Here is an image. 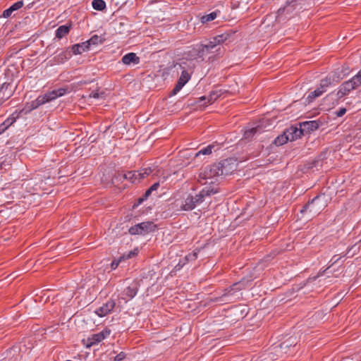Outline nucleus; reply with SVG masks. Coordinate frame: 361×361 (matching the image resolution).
I'll use <instances>...</instances> for the list:
<instances>
[{
    "instance_id": "nucleus-14",
    "label": "nucleus",
    "mask_w": 361,
    "mask_h": 361,
    "mask_svg": "<svg viewBox=\"0 0 361 361\" xmlns=\"http://www.w3.org/2000/svg\"><path fill=\"white\" fill-rule=\"evenodd\" d=\"M300 126L302 128L304 135L311 131H314L319 128V123L316 121H309L300 123Z\"/></svg>"
},
{
    "instance_id": "nucleus-21",
    "label": "nucleus",
    "mask_w": 361,
    "mask_h": 361,
    "mask_svg": "<svg viewBox=\"0 0 361 361\" xmlns=\"http://www.w3.org/2000/svg\"><path fill=\"white\" fill-rule=\"evenodd\" d=\"M137 293V290L133 287H127L123 293L121 298L126 301L132 299Z\"/></svg>"
},
{
    "instance_id": "nucleus-2",
    "label": "nucleus",
    "mask_w": 361,
    "mask_h": 361,
    "mask_svg": "<svg viewBox=\"0 0 361 361\" xmlns=\"http://www.w3.org/2000/svg\"><path fill=\"white\" fill-rule=\"evenodd\" d=\"M67 92L65 88L54 90L42 95H39L36 99L29 104L30 111L35 109L46 103L50 102L58 97L63 96Z\"/></svg>"
},
{
    "instance_id": "nucleus-36",
    "label": "nucleus",
    "mask_w": 361,
    "mask_h": 361,
    "mask_svg": "<svg viewBox=\"0 0 361 361\" xmlns=\"http://www.w3.org/2000/svg\"><path fill=\"white\" fill-rule=\"evenodd\" d=\"M99 334H100L99 336L102 337V338L104 340L110 335L111 331L109 329H104L102 331L99 332Z\"/></svg>"
},
{
    "instance_id": "nucleus-11",
    "label": "nucleus",
    "mask_w": 361,
    "mask_h": 361,
    "mask_svg": "<svg viewBox=\"0 0 361 361\" xmlns=\"http://www.w3.org/2000/svg\"><path fill=\"white\" fill-rule=\"evenodd\" d=\"M13 94V86L9 83H4L0 88V104L8 99Z\"/></svg>"
},
{
    "instance_id": "nucleus-45",
    "label": "nucleus",
    "mask_w": 361,
    "mask_h": 361,
    "mask_svg": "<svg viewBox=\"0 0 361 361\" xmlns=\"http://www.w3.org/2000/svg\"><path fill=\"white\" fill-rule=\"evenodd\" d=\"M283 345H285V343H282V344H281V345H280V348H283Z\"/></svg>"
},
{
    "instance_id": "nucleus-19",
    "label": "nucleus",
    "mask_w": 361,
    "mask_h": 361,
    "mask_svg": "<svg viewBox=\"0 0 361 361\" xmlns=\"http://www.w3.org/2000/svg\"><path fill=\"white\" fill-rule=\"evenodd\" d=\"M24 3L23 1H18L14 3L12 6H11L8 8L6 9L3 12V17L8 18L11 16L12 13L15 11H17L23 7Z\"/></svg>"
},
{
    "instance_id": "nucleus-25",
    "label": "nucleus",
    "mask_w": 361,
    "mask_h": 361,
    "mask_svg": "<svg viewBox=\"0 0 361 361\" xmlns=\"http://www.w3.org/2000/svg\"><path fill=\"white\" fill-rule=\"evenodd\" d=\"M104 39L102 37L97 35H93L90 39L86 41V43L90 48L92 45L100 44L103 42Z\"/></svg>"
},
{
    "instance_id": "nucleus-17",
    "label": "nucleus",
    "mask_w": 361,
    "mask_h": 361,
    "mask_svg": "<svg viewBox=\"0 0 361 361\" xmlns=\"http://www.w3.org/2000/svg\"><path fill=\"white\" fill-rule=\"evenodd\" d=\"M340 80L339 76H336V75H329L325 78L322 79L320 81V85L322 87L327 89L330 85H331L334 82H337Z\"/></svg>"
},
{
    "instance_id": "nucleus-22",
    "label": "nucleus",
    "mask_w": 361,
    "mask_h": 361,
    "mask_svg": "<svg viewBox=\"0 0 361 361\" xmlns=\"http://www.w3.org/2000/svg\"><path fill=\"white\" fill-rule=\"evenodd\" d=\"M262 127L259 125L256 126L255 127L250 128L247 129L245 131L244 137L247 139L252 137L256 134H259L262 132Z\"/></svg>"
},
{
    "instance_id": "nucleus-30",
    "label": "nucleus",
    "mask_w": 361,
    "mask_h": 361,
    "mask_svg": "<svg viewBox=\"0 0 361 361\" xmlns=\"http://www.w3.org/2000/svg\"><path fill=\"white\" fill-rule=\"evenodd\" d=\"M214 145H208L207 147L202 149L201 150H200L198 152H197L195 154V157H199L200 155L202 154V155H208V154H210L212 152V149L214 148Z\"/></svg>"
},
{
    "instance_id": "nucleus-5",
    "label": "nucleus",
    "mask_w": 361,
    "mask_h": 361,
    "mask_svg": "<svg viewBox=\"0 0 361 361\" xmlns=\"http://www.w3.org/2000/svg\"><path fill=\"white\" fill-rule=\"evenodd\" d=\"M228 38V35L222 34L212 38L207 44H200L197 47V57H202L211 51L217 45L225 42Z\"/></svg>"
},
{
    "instance_id": "nucleus-16",
    "label": "nucleus",
    "mask_w": 361,
    "mask_h": 361,
    "mask_svg": "<svg viewBox=\"0 0 361 361\" xmlns=\"http://www.w3.org/2000/svg\"><path fill=\"white\" fill-rule=\"evenodd\" d=\"M18 117V114L13 113L9 117L0 124V135L4 133L11 126H12Z\"/></svg>"
},
{
    "instance_id": "nucleus-12",
    "label": "nucleus",
    "mask_w": 361,
    "mask_h": 361,
    "mask_svg": "<svg viewBox=\"0 0 361 361\" xmlns=\"http://www.w3.org/2000/svg\"><path fill=\"white\" fill-rule=\"evenodd\" d=\"M285 131L286 133V135L289 137L290 141H293L304 135L303 131L300 126L298 127L291 126L286 129Z\"/></svg>"
},
{
    "instance_id": "nucleus-18",
    "label": "nucleus",
    "mask_w": 361,
    "mask_h": 361,
    "mask_svg": "<svg viewBox=\"0 0 361 361\" xmlns=\"http://www.w3.org/2000/svg\"><path fill=\"white\" fill-rule=\"evenodd\" d=\"M352 90H353V86L348 81L343 82L338 91L337 95L338 98H341L343 96L348 94Z\"/></svg>"
},
{
    "instance_id": "nucleus-26",
    "label": "nucleus",
    "mask_w": 361,
    "mask_h": 361,
    "mask_svg": "<svg viewBox=\"0 0 361 361\" xmlns=\"http://www.w3.org/2000/svg\"><path fill=\"white\" fill-rule=\"evenodd\" d=\"M288 141H290L289 137L286 135V131H284L283 134L278 136L274 140V144L277 146L283 145L286 143Z\"/></svg>"
},
{
    "instance_id": "nucleus-1",
    "label": "nucleus",
    "mask_w": 361,
    "mask_h": 361,
    "mask_svg": "<svg viewBox=\"0 0 361 361\" xmlns=\"http://www.w3.org/2000/svg\"><path fill=\"white\" fill-rule=\"evenodd\" d=\"M225 164L226 161H224L223 163L215 164L205 167L203 172L200 174V179L205 180V182L202 184L214 183L219 176L223 175L225 170Z\"/></svg>"
},
{
    "instance_id": "nucleus-15",
    "label": "nucleus",
    "mask_w": 361,
    "mask_h": 361,
    "mask_svg": "<svg viewBox=\"0 0 361 361\" xmlns=\"http://www.w3.org/2000/svg\"><path fill=\"white\" fill-rule=\"evenodd\" d=\"M221 95L219 91H212L208 97H201L199 98V103L202 105H206L207 104H212L214 102L218 97Z\"/></svg>"
},
{
    "instance_id": "nucleus-40",
    "label": "nucleus",
    "mask_w": 361,
    "mask_h": 361,
    "mask_svg": "<svg viewBox=\"0 0 361 361\" xmlns=\"http://www.w3.org/2000/svg\"><path fill=\"white\" fill-rule=\"evenodd\" d=\"M345 112L346 109L345 108H341L336 112V115L338 117H341L345 114Z\"/></svg>"
},
{
    "instance_id": "nucleus-9",
    "label": "nucleus",
    "mask_w": 361,
    "mask_h": 361,
    "mask_svg": "<svg viewBox=\"0 0 361 361\" xmlns=\"http://www.w3.org/2000/svg\"><path fill=\"white\" fill-rule=\"evenodd\" d=\"M116 302L114 300H109L106 303L103 304L101 307L97 308L94 312L97 315H98L100 317H103L114 310L115 307Z\"/></svg>"
},
{
    "instance_id": "nucleus-24",
    "label": "nucleus",
    "mask_w": 361,
    "mask_h": 361,
    "mask_svg": "<svg viewBox=\"0 0 361 361\" xmlns=\"http://www.w3.org/2000/svg\"><path fill=\"white\" fill-rule=\"evenodd\" d=\"M69 30L70 26L61 25L59 27L58 29L56 30V37L59 39H61L68 33Z\"/></svg>"
},
{
    "instance_id": "nucleus-35",
    "label": "nucleus",
    "mask_w": 361,
    "mask_h": 361,
    "mask_svg": "<svg viewBox=\"0 0 361 361\" xmlns=\"http://www.w3.org/2000/svg\"><path fill=\"white\" fill-rule=\"evenodd\" d=\"M137 253H138V249L135 248L133 250H131L130 252H129L127 255H123V256H121V259H123V260L130 259V258L137 255Z\"/></svg>"
},
{
    "instance_id": "nucleus-28",
    "label": "nucleus",
    "mask_w": 361,
    "mask_h": 361,
    "mask_svg": "<svg viewBox=\"0 0 361 361\" xmlns=\"http://www.w3.org/2000/svg\"><path fill=\"white\" fill-rule=\"evenodd\" d=\"M92 5L93 8L97 11H103L106 7V3L103 0H93Z\"/></svg>"
},
{
    "instance_id": "nucleus-29",
    "label": "nucleus",
    "mask_w": 361,
    "mask_h": 361,
    "mask_svg": "<svg viewBox=\"0 0 361 361\" xmlns=\"http://www.w3.org/2000/svg\"><path fill=\"white\" fill-rule=\"evenodd\" d=\"M217 12L214 11L210 13L209 14L204 15L201 17V23H206L210 21L214 20L217 17Z\"/></svg>"
},
{
    "instance_id": "nucleus-31",
    "label": "nucleus",
    "mask_w": 361,
    "mask_h": 361,
    "mask_svg": "<svg viewBox=\"0 0 361 361\" xmlns=\"http://www.w3.org/2000/svg\"><path fill=\"white\" fill-rule=\"evenodd\" d=\"M159 187V183H154L146 192L145 194V197L139 199V203H141L145 199L147 198V197L152 193V192L157 190Z\"/></svg>"
},
{
    "instance_id": "nucleus-37",
    "label": "nucleus",
    "mask_w": 361,
    "mask_h": 361,
    "mask_svg": "<svg viewBox=\"0 0 361 361\" xmlns=\"http://www.w3.org/2000/svg\"><path fill=\"white\" fill-rule=\"evenodd\" d=\"M126 356L125 353L121 352L114 357V361H122L126 358Z\"/></svg>"
},
{
    "instance_id": "nucleus-33",
    "label": "nucleus",
    "mask_w": 361,
    "mask_h": 361,
    "mask_svg": "<svg viewBox=\"0 0 361 361\" xmlns=\"http://www.w3.org/2000/svg\"><path fill=\"white\" fill-rule=\"evenodd\" d=\"M152 172V169L150 167L145 168V169H142L141 170L138 171L139 173H137V175L140 176L139 178H141V180H142V179L145 178V177H147V176H149Z\"/></svg>"
},
{
    "instance_id": "nucleus-41",
    "label": "nucleus",
    "mask_w": 361,
    "mask_h": 361,
    "mask_svg": "<svg viewBox=\"0 0 361 361\" xmlns=\"http://www.w3.org/2000/svg\"><path fill=\"white\" fill-rule=\"evenodd\" d=\"M317 88L319 91H321L322 94H323L324 92H325L326 91V89L322 87V85L320 84Z\"/></svg>"
},
{
    "instance_id": "nucleus-43",
    "label": "nucleus",
    "mask_w": 361,
    "mask_h": 361,
    "mask_svg": "<svg viewBox=\"0 0 361 361\" xmlns=\"http://www.w3.org/2000/svg\"><path fill=\"white\" fill-rule=\"evenodd\" d=\"M186 258L188 259H195L196 258V253L192 254V255L187 256Z\"/></svg>"
},
{
    "instance_id": "nucleus-6",
    "label": "nucleus",
    "mask_w": 361,
    "mask_h": 361,
    "mask_svg": "<svg viewBox=\"0 0 361 361\" xmlns=\"http://www.w3.org/2000/svg\"><path fill=\"white\" fill-rule=\"evenodd\" d=\"M325 207V196H317L308 202L301 212H310L312 215H315L319 214Z\"/></svg>"
},
{
    "instance_id": "nucleus-8",
    "label": "nucleus",
    "mask_w": 361,
    "mask_h": 361,
    "mask_svg": "<svg viewBox=\"0 0 361 361\" xmlns=\"http://www.w3.org/2000/svg\"><path fill=\"white\" fill-rule=\"evenodd\" d=\"M155 225L150 221L142 222L132 226L129 229L131 235H145L155 230Z\"/></svg>"
},
{
    "instance_id": "nucleus-39",
    "label": "nucleus",
    "mask_w": 361,
    "mask_h": 361,
    "mask_svg": "<svg viewBox=\"0 0 361 361\" xmlns=\"http://www.w3.org/2000/svg\"><path fill=\"white\" fill-rule=\"evenodd\" d=\"M122 260H123V259H121V257H120V258H119V259H118V260H114V261L111 262V269H116L118 267V266L119 263H120Z\"/></svg>"
},
{
    "instance_id": "nucleus-3",
    "label": "nucleus",
    "mask_w": 361,
    "mask_h": 361,
    "mask_svg": "<svg viewBox=\"0 0 361 361\" xmlns=\"http://www.w3.org/2000/svg\"><path fill=\"white\" fill-rule=\"evenodd\" d=\"M212 192V190H211ZM210 191L202 190L199 194L195 195H188L184 201L182 202L180 207L182 210L190 211L193 209L197 204L202 202L205 196L209 195Z\"/></svg>"
},
{
    "instance_id": "nucleus-7",
    "label": "nucleus",
    "mask_w": 361,
    "mask_h": 361,
    "mask_svg": "<svg viewBox=\"0 0 361 361\" xmlns=\"http://www.w3.org/2000/svg\"><path fill=\"white\" fill-rule=\"evenodd\" d=\"M240 284L235 283L233 286V287L230 288L228 290H226L225 293L217 299V301L224 303L233 302L234 300L240 298Z\"/></svg>"
},
{
    "instance_id": "nucleus-4",
    "label": "nucleus",
    "mask_w": 361,
    "mask_h": 361,
    "mask_svg": "<svg viewBox=\"0 0 361 361\" xmlns=\"http://www.w3.org/2000/svg\"><path fill=\"white\" fill-rule=\"evenodd\" d=\"M190 63H192V61H189L188 62H183L181 63H179L178 66H175L177 70H181V75L178 80L176 87L172 91L173 94H177L190 79V73H189L188 71V68L190 69L192 68V66H190Z\"/></svg>"
},
{
    "instance_id": "nucleus-42",
    "label": "nucleus",
    "mask_w": 361,
    "mask_h": 361,
    "mask_svg": "<svg viewBox=\"0 0 361 361\" xmlns=\"http://www.w3.org/2000/svg\"><path fill=\"white\" fill-rule=\"evenodd\" d=\"M289 6H290V3L287 2V6L286 7H284L283 9H279V12H281V11H283V12L286 10L289 11V9H288Z\"/></svg>"
},
{
    "instance_id": "nucleus-32",
    "label": "nucleus",
    "mask_w": 361,
    "mask_h": 361,
    "mask_svg": "<svg viewBox=\"0 0 361 361\" xmlns=\"http://www.w3.org/2000/svg\"><path fill=\"white\" fill-rule=\"evenodd\" d=\"M322 94L321 92V91H319L318 90V88H317L315 90L309 93V94L307 95L306 99L307 100L308 103H310L312 102L314 99H316L317 97L321 96Z\"/></svg>"
},
{
    "instance_id": "nucleus-13",
    "label": "nucleus",
    "mask_w": 361,
    "mask_h": 361,
    "mask_svg": "<svg viewBox=\"0 0 361 361\" xmlns=\"http://www.w3.org/2000/svg\"><path fill=\"white\" fill-rule=\"evenodd\" d=\"M121 61L125 65L135 66L140 63V58L136 55V54L130 52L125 54L122 57Z\"/></svg>"
},
{
    "instance_id": "nucleus-44",
    "label": "nucleus",
    "mask_w": 361,
    "mask_h": 361,
    "mask_svg": "<svg viewBox=\"0 0 361 361\" xmlns=\"http://www.w3.org/2000/svg\"><path fill=\"white\" fill-rule=\"evenodd\" d=\"M336 256H334V257L332 258V259H331V260H334V262H333V263L336 262H337V260L338 259V258H336Z\"/></svg>"
},
{
    "instance_id": "nucleus-10",
    "label": "nucleus",
    "mask_w": 361,
    "mask_h": 361,
    "mask_svg": "<svg viewBox=\"0 0 361 361\" xmlns=\"http://www.w3.org/2000/svg\"><path fill=\"white\" fill-rule=\"evenodd\" d=\"M71 56L72 54L71 51L68 49L63 50L53 58V64H63L71 59Z\"/></svg>"
},
{
    "instance_id": "nucleus-20",
    "label": "nucleus",
    "mask_w": 361,
    "mask_h": 361,
    "mask_svg": "<svg viewBox=\"0 0 361 361\" xmlns=\"http://www.w3.org/2000/svg\"><path fill=\"white\" fill-rule=\"evenodd\" d=\"M89 49V47L86 43V42H84L80 44H76L71 47V52H73L74 54H80L84 51H86Z\"/></svg>"
},
{
    "instance_id": "nucleus-38",
    "label": "nucleus",
    "mask_w": 361,
    "mask_h": 361,
    "mask_svg": "<svg viewBox=\"0 0 361 361\" xmlns=\"http://www.w3.org/2000/svg\"><path fill=\"white\" fill-rule=\"evenodd\" d=\"M104 94L102 92H92L90 94V98H94V99H98V98H100V97H102V95Z\"/></svg>"
},
{
    "instance_id": "nucleus-23",
    "label": "nucleus",
    "mask_w": 361,
    "mask_h": 361,
    "mask_svg": "<svg viewBox=\"0 0 361 361\" xmlns=\"http://www.w3.org/2000/svg\"><path fill=\"white\" fill-rule=\"evenodd\" d=\"M137 173H139L138 171H128L123 175V177L131 183H136L141 180V178H139L140 176H138Z\"/></svg>"
},
{
    "instance_id": "nucleus-27",
    "label": "nucleus",
    "mask_w": 361,
    "mask_h": 361,
    "mask_svg": "<svg viewBox=\"0 0 361 361\" xmlns=\"http://www.w3.org/2000/svg\"><path fill=\"white\" fill-rule=\"evenodd\" d=\"M349 82L352 84V86H353V90L355 89L357 87H359L361 85V71H360L358 73L355 75L351 80H348Z\"/></svg>"
},
{
    "instance_id": "nucleus-34",
    "label": "nucleus",
    "mask_w": 361,
    "mask_h": 361,
    "mask_svg": "<svg viewBox=\"0 0 361 361\" xmlns=\"http://www.w3.org/2000/svg\"><path fill=\"white\" fill-rule=\"evenodd\" d=\"M99 336H100V334L99 333L92 335V338H90V345H92L94 344H96V343H99V342H100V341H102L103 340L102 338V337H100Z\"/></svg>"
}]
</instances>
